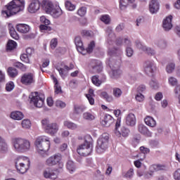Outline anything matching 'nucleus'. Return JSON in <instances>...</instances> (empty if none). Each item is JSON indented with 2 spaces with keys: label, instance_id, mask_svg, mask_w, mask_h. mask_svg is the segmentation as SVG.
<instances>
[{
  "label": "nucleus",
  "instance_id": "obj_1",
  "mask_svg": "<svg viewBox=\"0 0 180 180\" xmlns=\"http://www.w3.org/2000/svg\"><path fill=\"white\" fill-rule=\"evenodd\" d=\"M6 10L2 11L4 18H11L25 9V0H13L6 6Z\"/></svg>",
  "mask_w": 180,
  "mask_h": 180
},
{
  "label": "nucleus",
  "instance_id": "obj_2",
  "mask_svg": "<svg viewBox=\"0 0 180 180\" xmlns=\"http://www.w3.org/2000/svg\"><path fill=\"white\" fill-rule=\"evenodd\" d=\"M35 147L37 153H39L41 157H49V150H50V138L47 136H39L37 138L35 142Z\"/></svg>",
  "mask_w": 180,
  "mask_h": 180
},
{
  "label": "nucleus",
  "instance_id": "obj_3",
  "mask_svg": "<svg viewBox=\"0 0 180 180\" xmlns=\"http://www.w3.org/2000/svg\"><path fill=\"white\" fill-rule=\"evenodd\" d=\"M13 145L17 153H26L30 150V141L22 138L13 139Z\"/></svg>",
  "mask_w": 180,
  "mask_h": 180
},
{
  "label": "nucleus",
  "instance_id": "obj_4",
  "mask_svg": "<svg viewBox=\"0 0 180 180\" xmlns=\"http://www.w3.org/2000/svg\"><path fill=\"white\" fill-rule=\"evenodd\" d=\"M15 168L20 174H26L30 168V160L27 158L18 157L15 161Z\"/></svg>",
  "mask_w": 180,
  "mask_h": 180
},
{
  "label": "nucleus",
  "instance_id": "obj_5",
  "mask_svg": "<svg viewBox=\"0 0 180 180\" xmlns=\"http://www.w3.org/2000/svg\"><path fill=\"white\" fill-rule=\"evenodd\" d=\"M92 142L85 141L83 144L79 146L77 151L79 155H82V157H88V155H91L92 153Z\"/></svg>",
  "mask_w": 180,
  "mask_h": 180
},
{
  "label": "nucleus",
  "instance_id": "obj_6",
  "mask_svg": "<svg viewBox=\"0 0 180 180\" xmlns=\"http://www.w3.org/2000/svg\"><path fill=\"white\" fill-rule=\"evenodd\" d=\"M30 98L31 99V103H33L34 106L36 108H43V105H44V101L46 99L44 94L34 91L32 93Z\"/></svg>",
  "mask_w": 180,
  "mask_h": 180
},
{
  "label": "nucleus",
  "instance_id": "obj_7",
  "mask_svg": "<svg viewBox=\"0 0 180 180\" xmlns=\"http://www.w3.org/2000/svg\"><path fill=\"white\" fill-rule=\"evenodd\" d=\"M41 124L44 129H45L46 133L51 136H54L58 131V124L56 122L50 123L48 119L42 120Z\"/></svg>",
  "mask_w": 180,
  "mask_h": 180
},
{
  "label": "nucleus",
  "instance_id": "obj_8",
  "mask_svg": "<svg viewBox=\"0 0 180 180\" xmlns=\"http://www.w3.org/2000/svg\"><path fill=\"white\" fill-rule=\"evenodd\" d=\"M109 143V135L108 134H103L97 141L96 151L97 153H103L108 148Z\"/></svg>",
  "mask_w": 180,
  "mask_h": 180
},
{
  "label": "nucleus",
  "instance_id": "obj_9",
  "mask_svg": "<svg viewBox=\"0 0 180 180\" xmlns=\"http://www.w3.org/2000/svg\"><path fill=\"white\" fill-rule=\"evenodd\" d=\"M63 156L60 153H56L51 157H49L45 162L46 165L48 167H54V165H59V167H63Z\"/></svg>",
  "mask_w": 180,
  "mask_h": 180
},
{
  "label": "nucleus",
  "instance_id": "obj_10",
  "mask_svg": "<svg viewBox=\"0 0 180 180\" xmlns=\"http://www.w3.org/2000/svg\"><path fill=\"white\" fill-rule=\"evenodd\" d=\"M113 63H115V61L110 63V60L108 61L109 67L112 70V77L114 78H119L120 77V75L122 74V70H120V60L118 61L117 63L113 64Z\"/></svg>",
  "mask_w": 180,
  "mask_h": 180
},
{
  "label": "nucleus",
  "instance_id": "obj_11",
  "mask_svg": "<svg viewBox=\"0 0 180 180\" xmlns=\"http://www.w3.org/2000/svg\"><path fill=\"white\" fill-rule=\"evenodd\" d=\"M41 5L40 0H30L27 11L30 13H36L38 11H40Z\"/></svg>",
  "mask_w": 180,
  "mask_h": 180
},
{
  "label": "nucleus",
  "instance_id": "obj_12",
  "mask_svg": "<svg viewBox=\"0 0 180 180\" xmlns=\"http://www.w3.org/2000/svg\"><path fill=\"white\" fill-rule=\"evenodd\" d=\"M23 85H32L34 82V75L32 73H25L20 79Z\"/></svg>",
  "mask_w": 180,
  "mask_h": 180
},
{
  "label": "nucleus",
  "instance_id": "obj_13",
  "mask_svg": "<svg viewBox=\"0 0 180 180\" xmlns=\"http://www.w3.org/2000/svg\"><path fill=\"white\" fill-rule=\"evenodd\" d=\"M91 68L95 74H99L103 70L102 63L98 60H91Z\"/></svg>",
  "mask_w": 180,
  "mask_h": 180
},
{
  "label": "nucleus",
  "instance_id": "obj_14",
  "mask_svg": "<svg viewBox=\"0 0 180 180\" xmlns=\"http://www.w3.org/2000/svg\"><path fill=\"white\" fill-rule=\"evenodd\" d=\"M157 70L155 65H154L153 62L148 61L145 63V69L144 71L147 75H153L154 71Z\"/></svg>",
  "mask_w": 180,
  "mask_h": 180
},
{
  "label": "nucleus",
  "instance_id": "obj_15",
  "mask_svg": "<svg viewBox=\"0 0 180 180\" xmlns=\"http://www.w3.org/2000/svg\"><path fill=\"white\" fill-rule=\"evenodd\" d=\"M44 176L46 179H57V173L51 168H47L44 171Z\"/></svg>",
  "mask_w": 180,
  "mask_h": 180
},
{
  "label": "nucleus",
  "instance_id": "obj_16",
  "mask_svg": "<svg viewBox=\"0 0 180 180\" xmlns=\"http://www.w3.org/2000/svg\"><path fill=\"white\" fill-rule=\"evenodd\" d=\"M163 29L168 32L172 29V15L167 16L162 22Z\"/></svg>",
  "mask_w": 180,
  "mask_h": 180
},
{
  "label": "nucleus",
  "instance_id": "obj_17",
  "mask_svg": "<svg viewBox=\"0 0 180 180\" xmlns=\"http://www.w3.org/2000/svg\"><path fill=\"white\" fill-rule=\"evenodd\" d=\"M149 11L150 13H157L160 11V3L158 0H151L149 4Z\"/></svg>",
  "mask_w": 180,
  "mask_h": 180
},
{
  "label": "nucleus",
  "instance_id": "obj_18",
  "mask_svg": "<svg viewBox=\"0 0 180 180\" xmlns=\"http://www.w3.org/2000/svg\"><path fill=\"white\" fill-rule=\"evenodd\" d=\"M166 169H167V166H165V165H160V164L153 165L150 167L149 175L153 176V172H157L158 171H165Z\"/></svg>",
  "mask_w": 180,
  "mask_h": 180
},
{
  "label": "nucleus",
  "instance_id": "obj_19",
  "mask_svg": "<svg viewBox=\"0 0 180 180\" xmlns=\"http://www.w3.org/2000/svg\"><path fill=\"white\" fill-rule=\"evenodd\" d=\"M115 134L117 137H129V134H130V129H129L126 127H122L120 131H115Z\"/></svg>",
  "mask_w": 180,
  "mask_h": 180
},
{
  "label": "nucleus",
  "instance_id": "obj_20",
  "mask_svg": "<svg viewBox=\"0 0 180 180\" xmlns=\"http://www.w3.org/2000/svg\"><path fill=\"white\" fill-rule=\"evenodd\" d=\"M113 117L109 114H106L103 119L101 120V123L102 126H105V127H109L113 123Z\"/></svg>",
  "mask_w": 180,
  "mask_h": 180
},
{
  "label": "nucleus",
  "instance_id": "obj_21",
  "mask_svg": "<svg viewBox=\"0 0 180 180\" xmlns=\"http://www.w3.org/2000/svg\"><path fill=\"white\" fill-rule=\"evenodd\" d=\"M41 6L45 9L47 13H50L52 9L54 8L53 3L49 0H43L41 2Z\"/></svg>",
  "mask_w": 180,
  "mask_h": 180
},
{
  "label": "nucleus",
  "instance_id": "obj_22",
  "mask_svg": "<svg viewBox=\"0 0 180 180\" xmlns=\"http://www.w3.org/2000/svg\"><path fill=\"white\" fill-rule=\"evenodd\" d=\"M75 44L77 51L80 53L85 51V48H84V43L82 42V39H81V37L77 36L75 38Z\"/></svg>",
  "mask_w": 180,
  "mask_h": 180
},
{
  "label": "nucleus",
  "instance_id": "obj_23",
  "mask_svg": "<svg viewBox=\"0 0 180 180\" xmlns=\"http://www.w3.org/2000/svg\"><path fill=\"white\" fill-rule=\"evenodd\" d=\"M126 124L127 126H136V116L133 113H130L126 118Z\"/></svg>",
  "mask_w": 180,
  "mask_h": 180
},
{
  "label": "nucleus",
  "instance_id": "obj_24",
  "mask_svg": "<svg viewBox=\"0 0 180 180\" xmlns=\"http://www.w3.org/2000/svg\"><path fill=\"white\" fill-rule=\"evenodd\" d=\"M50 15H51L53 18H58L63 15V10L60 8V6H53L52 11L49 12Z\"/></svg>",
  "mask_w": 180,
  "mask_h": 180
},
{
  "label": "nucleus",
  "instance_id": "obj_25",
  "mask_svg": "<svg viewBox=\"0 0 180 180\" xmlns=\"http://www.w3.org/2000/svg\"><path fill=\"white\" fill-rule=\"evenodd\" d=\"M18 32L20 33H29L30 31V27L26 24H18L16 26Z\"/></svg>",
  "mask_w": 180,
  "mask_h": 180
},
{
  "label": "nucleus",
  "instance_id": "obj_26",
  "mask_svg": "<svg viewBox=\"0 0 180 180\" xmlns=\"http://www.w3.org/2000/svg\"><path fill=\"white\" fill-rule=\"evenodd\" d=\"M51 78L54 84L55 94H63V90H61V86L60 85V83H58V80L56 78L54 75H51Z\"/></svg>",
  "mask_w": 180,
  "mask_h": 180
},
{
  "label": "nucleus",
  "instance_id": "obj_27",
  "mask_svg": "<svg viewBox=\"0 0 180 180\" xmlns=\"http://www.w3.org/2000/svg\"><path fill=\"white\" fill-rule=\"evenodd\" d=\"M138 130L139 133H141V134H143V136H148L149 137L151 136V132L148 131V128H147L144 124H139Z\"/></svg>",
  "mask_w": 180,
  "mask_h": 180
},
{
  "label": "nucleus",
  "instance_id": "obj_28",
  "mask_svg": "<svg viewBox=\"0 0 180 180\" xmlns=\"http://www.w3.org/2000/svg\"><path fill=\"white\" fill-rule=\"evenodd\" d=\"M144 122L147 126H149V127H155L157 124V122L151 116H146L144 119Z\"/></svg>",
  "mask_w": 180,
  "mask_h": 180
},
{
  "label": "nucleus",
  "instance_id": "obj_29",
  "mask_svg": "<svg viewBox=\"0 0 180 180\" xmlns=\"http://www.w3.org/2000/svg\"><path fill=\"white\" fill-rule=\"evenodd\" d=\"M11 119H13L14 120H22L23 117H25V115H23V112L20 111H14L12 112L11 114Z\"/></svg>",
  "mask_w": 180,
  "mask_h": 180
},
{
  "label": "nucleus",
  "instance_id": "obj_30",
  "mask_svg": "<svg viewBox=\"0 0 180 180\" xmlns=\"http://www.w3.org/2000/svg\"><path fill=\"white\" fill-rule=\"evenodd\" d=\"M135 0H120V8L124 11L130 4H133Z\"/></svg>",
  "mask_w": 180,
  "mask_h": 180
},
{
  "label": "nucleus",
  "instance_id": "obj_31",
  "mask_svg": "<svg viewBox=\"0 0 180 180\" xmlns=\"http://www.w3.org/2000/svg\"><path fill=\"white\" fill-rule=\"evenodd\" d=\"M18 46V44L16 41L9 39L7 44H6V51H12L13 50H15Z\"/></svg>",
  "mask_w": 180,
  "mask_h": 180
},
{
  "label": "nucleus",
  "instance_id": "obj_32",
  "mask_svg": "<svg viewBox=\"0 0 180 180\" xmlns=\"http://www.w3.org/2000/svg\"><path fill=\"white\" fill-rule=\"evenodd\" d=\"M7 74L8 77H10L11 78H15V77H18V70H16V68L9 67L7 69Z\"/></svg>",
  "mask_w": 180,
  "mask_h": 180
},
{
  "label": "nucleus",
  "instance_id": "obj_33",
  "mask_svg": "<svg viewBox=\"0 0 180 180\" xmlns=\"http://www.w3.org/2000/svg\"><path fill=\"white\" fill-rule=\"evenodd\" d=\"M66 168L69 171L70 174L72 172H75L77 167H75V163L72 162V160H68L66 164Z\"/></svg>",
  "mask_w": 180,
  "mask_h": 180
},
{
  "label": "nucleus",
  "instance_id": "obj_34",
  "mask_svg": "<svg viewBox=\"0 0 180 180\" xmlns=\"http://www.w3.org/2000/svg\"><path fill=\"white\" fill-rule=\"evenodd\" d=\"M137 47L143 51H146L147 54L148 55L150 54V56H154L155 54L154 50L151 49L150 48H147V46H142L140 43L137 44Z\"/></svg>",
  "mask_w": 180,
  "mask_h": 180
},
{
  "label": "nucleus",
  "instance_id": "obj_35",
  "mask_svg": "<svg viewBox=\"0 0 180 180\" xmlns=\"http://www.w3.org/2000/svg\"><path fill=\"white\" fill-rule=\"evenodd\" d=\"M86 108L83 105H74V113L76 115H79V113H82L84 110H85Z\"/></svg>",
  "mask_w": 180,
  "mask_h": 180
},
{
  "label": "nucleus",
  "instance_id": "obj_36",
  "mask_svg": "<svg viewBox=\"0 0 180 180\" xmlns=\"http://www.w3.org/2000/svg\"><path fill=\"white\" fill-rule=\"evenodd\" d=\"M8 151V144L6 142L2 140L0 137V152L1 153H6Z\"/></svg>",
  "mask_w": 180,
  "mask_h": 180
},
{
  "label": "nucleus",
  "instance_id": "obj_37",
  "mask_svg": "<svg viewBox=\"0 0 180 180\" xmlns=\"http://www.w3.org/2000/svg\"><path fill=\"white\" fill-rule=\"evenodd\" d=\"M63 124L65 127L70 129L71 130H75V129L78 127L75 123L72 122L71 121H65Z\"/></svg>",
  "mask_w": 180,
  "mask_h": 180
},
{
  "label": "nucleus",
  "instance_id": "obj_38",
  "mask_svg": "<svg viewBox=\"0 0 180 180\" xmlns=\"http://www.w3.org/2000/svg\"><path fill=\"white\" fill-rule=\"evenodd\" d=\"M91 82L94 85H96V86H101L102 84V81L99 79V76L98 75H94L91 77Z\"/></svg>",
  "mask_w": 180,
  "mask_h": 180
},
{
  "label": "nucleus",
  "instance_id": "obj_39",
  "mask_svg": "<svg viewBox=\"0 0 180 180\" xmlns=\"http://www.w3.org/2000/svg\"><path fill=\"white\" fill-rule=\"evenodd\" d=\"M122 94L123 92L122 91V89L117 87L112 88V95L115 96V98H120L122 96Z\"/></svg>",
  "mask_w": 180,
  "mask_h": 180
},
{
  "label": "nucleus",
  "instance_id": "obj_40",
  "mask_svg": "<svg viewBox=\"0 0 180 180\" xmlns=\"http://www.w3.org/2000/svg\"><path fill=\"white\" fill-rule=\"evenodd\" d=\"M83 119H84V120H95V115H94V114L89 112H86L84 113H83Z\"/></svg>",
  "mask_w": 180,
  "mask_h": 180
},
{
  "label": "nucleus",
  "instance_id": "obj_41",
  "mask_svg": "<svg viewBox=\"0 0 180 180\" xmlns=\"http://www.w3.org/2000/svg\"><path fill=\"white\" fill-rule=\"evenodd\" d=\"M9 33L12 39H14L15 40H19V34H18V32H16L14 27H11L9 29Z\"/></svg>",
  "mask_w": 180,
  "mask_h": 180
},
{
  "label": "nucleus",
  "instance_id": "obj_42",
  "mask_svg": "<svg viewBox=\"0 0 180 180\" xmlns=\"http://www.w3.org/2000/svg\"><path fill=\"white\" fill-rule=\"evenodd\" d=\"M101 96L105 99L107 102H113V96L109 95L106 91L101 92Z\"/></svg>",
  "mask_w": 180,
  "mask_h": 180
},
{
  "label": "nucleus",
  "instance_id": "obj_43",
  "mask_svg": "<svg viewBox=\"0 0 180 180\" xmlns=\"http://www.w3.org/2000/svg\"><path fill=\"white\" fill-rule=\"evenodd\" d=\"M21 124L23 129H30L32 122L29 120H23Z\"/></svg>",
  "mask_w": 180,
  "mask_h": 180
},
{
  "label": "nucleus",
  "instance_id": "obj_44",
  "mask_svg": "<svg viewBox=\"0 0 180 180\" xmlns=\"http://www.w3.org/2000/svg\"><path fill=\"white\" fill-rule=\"evenodd\" d=\"M168 81L169 85H171L172 86H178V79H176V78L174 77H170L168 79Z\"/></svg>",
  "mask_w": 180,
  "mask_h": 180
},
{
  "label": "nucleus",
  "instance_id": "obj_45",
  "mask_svg": "<svg viewBox=\"0 0 180 180\" xmlns=\"http://www.w3.org/2000/svg\"><path fill=\"white\" fill-rule=\"evenodd\" d=\"M101 22H103L105 25H109L110 23V16L109 15H104L101 17Z\"/></svg>",
  "mask_w": 180,
  "mask_h": 180
},
{
  "label": "nucleus",
  "instance_id": "obj_46",
  "mask_svg": "<svg viewBox=\"0 0 180 180\" xmlns=\"http://www.w3.org/2000/svg\"><path fill=\"white\" fill-rule=\"evenodd\" d=\"M81 34L83 37H92L94 32L92 31L84 30L82 31Z\"/></svg>",
  "mask_w": 180,
  "mask_h": 180
},
{
  "label": "nucleus",
  "instance_id": "obj_47",
  "mask_svg": "<svg viewBox=\"0 0 180 180\" xmlns=\"http://www.w3.org/2000/svg\"><path fill=\"white\" fill-rule=\"evenodd\" d=\"M65 6L68 11H75V5L72 4L70 1H68L65 4Z\"/></svg>",
  "mask_w": 180,
  "mask_h": 180
},
{
  "label": "nucleus",
  "instance_id": "obj_48",
  "mask_svg": "<svg viewBox=\"0 0 180 180\" xmlns=\"http://www.w3.org/2000/svg\"><path fill=\"white\" fill-rule=\"evenodd\" d=\"M116 54H119V56H120V54H122V51L119 50V49H109L108 51V55L109 56H116Z\"/></svg>",
  "mask_w": 180,
  "mask_h": 180
},
{
  "label": "nucleus",
  "instance_id": "obj_49",
  "mask_svg": "<svg viewBox=\"0 0 180 180\" xmlns=\"http://www.w3.org/2000/svg\"><path fill=\"white\" fill-rule=\"evenodd\" d=\"M175 96L179 99V103L180 105V84L175 86L174 89Z\"/></svg>",
  "mask_w": 180,
  "mask_h": 180
},
{
  "label": "nucleus",
  "instance_id": "obj_50",
  "mask_svg": "<svg viewBox=\"0 0 180 180\" xmlns=\"http://www.w3.org/2000/svg\"><path fill=\"white\" fill-rule=\"evenodd\" d=\"M175 70V64L169 63L166 67V71L167 74H171Z\"/></svg>",
  "mask_w": 180,
  "mask_h": 180
},
{
  "label": "nucleus",
  "instance_id": "obj_51",
  "mask_svg": "<svg viewBox=\"0 0 180 180\" xmlns=\"http://www.w3.org/2000/svg\"><path fill=\"white\" fill-rule=\"evenodd\" d=\"M50 65V60L49 59H45L42 61V65L40 66V70H41L42 72H44V70H43V68H46L47 67H49V65Z\"/></svg>",
  "mask_w": 180,
  "mask_h": 180
},
{
  "label": "nucleus",
  "instance_id": "obj_52",
  "mask_svg": "<svg viewBox=\"0 0 180 180\" xmlns=\"http://www.w3.org/2000/svg\"><path fill=\"white\" fill-rule=\"evenodd\" d=\"M95 48V41H91L90 44H89L88 47L86 49L87 53H92L94 51V49Z\"/></svg>",
  "mask_w": 180,
  "mask_h": 180
},
{
  "label": "nucleus",
  "instance_id": "obj_53",
  "mask_svg": "<svg viewBox=\"0 0 180 180\" xmlns=\"http://www.w3.org/2000/svg\"><path fill=\"white\" fill-rule=\"evenodd\" d=\"M14 67H15L16 68H19L22 71H26V68H27L26 65H23V63H22L20 62H16L14 64Z\"/></svg>",
  "mask_w": 180,
  "mask_h": 180
},
{
  "label": "nucleus",
  "instance_id": "obj_54",
  "mask_svg": "<svg viewBox=\"0 0 180 180\" xmlns=\"http://www.w3.org/2000/svg\"><path fill=\"white\" fill-rule=\"evenodd\" d=\"M20 60L21 61H23V63H26L27 64H29V63H30V60L29 59V55L26 53H23L20 56Z\"/></svg>",
  "mask_w": 180,
  "mask_h": 180
},
{
  "label": "nucleus",
  "instance_id": "obj_55",
  "mask_svg": "<svg viewBox=\"0 0 180 180\" xmlns=\"http://www.w3.org/2000/svg\"><path fill=\"white\" fill-rule=\"evenodd\" d=\"M86 14V7H81L80 8L78 9L77 11V15H79V16H85V15Z\"/></svg>",
  "mask_w": 180,
  "mask_h": 180
},
{
  "label": "nucleus",
  "instance_id": "obj_56",
  "mask_svg": "<svg viewBox=\"0 0 180 180\" xmlns=\"http://www.w3.org/2000/svg\"><path fill=\"white\" fill-rule=\"evenodd\" d=\"M15 88V84H13V82H10L9 83H7L6 85V90L8 92H11L13 89Z\"/></svg>",
  "mask_w": 180,
  "mask_h": 180
},
{
  "label": "nucleus",
  "instance_id": "obj_57",
  "mask_svg": "<svg viewBox=\"0 0 180 180\" xmlns=\"http://www.w3.org/2000/svg\"><path fill=\"white\" fill-rule=\"evenodd\" d=\"M135 99L137 102H143L144 101V96L141 93H139L136 95Z\"/></svg>",
  "mask_w": 180,
  "mask_h": 180
},
{
  "label": "nucleus",
  "instance_id": "obj_58",
  "mask_svg": "<svg viewBox=\"0 0 180 180\" xmlns=\"http://www.w3.org/2000/svg\"><path fill=\"white\" fill-rule=\"evenodd\" d=\"M134 175V170L133 169H129L127 173L124 174L125 178H131Z\"/></svg>",
  "mask_w": 180,
  "mask_h": 180
},
{
  "label": "nucleus",
  "instance_id": "obj_59",
  "mask_svg": "<svg viewBox=\"0 0 180 180\" xmlns=\"http://www.w3.org/2000/svg\"><path fill=\"white\" fill-rule=\"evenodd\" d=\"M174 180H180V169H177L173 174Z\"/></svg>",
  "mask_w": 180,
  "mask_h": 180
},
{
  "label": "nucleus",
  "instance_id": "obj_60",
  "mask_svg": "<svg viewBox=\"0 0 180 180\" xmlns=\"http://www.w3.org/2000/svg\"><path fill=\"white\" fill-rule=\"evenodd\" d=\"M66 105H67L65 104V103H64V102H63V101H61L60 100H58V101H56V106L57 108H65Z\"/></svg>",
  "mask_w": 180,
  "mask_h": 180
},
{
  "label": "nucleus",
  "instance_id": "obj_61",
  "mask_svg": "<svg viewBox=\"0 0 180 180\" xmlns=\"http://www.w3.org/2000/svg\"><path fill=\"white\" fill-rule=\"evenodd\" d=\"M58 44L57 39H53L51 41V48L54 50L57 47V44Z\"/></svg>",
  "mask_w": 180,
  "mask_h": 180
},
{
  "label": "nucleus",
  "instance_id": "obj_62",
  "mask_svg": "<svg viewBox=\"0 0 180 180\" xmlns=\"http://www.w3.org/2000/svg\"><path fill=\"white\" fill-rule=\"evenodd\" d=\"M95 96H91L89 95H86V98L88 99L89 103L90 105H95V99L94 98Z\"/></svg>",
  "mask_w": 180,
  "mask_h": 180
},
{
  "label": "nucleus",
  "instance_id": "obj_63",
  "mask_svg": "<svg viewBox=\"0 0 180 180\" xmlns=\"http://www.w3.org/2000/svg\"><path fill=\"white\" fill-rule=\"evenodd\" d=\"M112 171H113V167H112V165H107V169L105 171V175H110L112 174Z\"/></svg>",
  "mask_w": 180,
  "mask_h": 180
},
{
  "label": "nucleus",
  "instance_id": "obj_64",
  "mask_svg": "<svg viewBox=\"0 0 180 180\" xmlns=\"http://www.w3.org/2000/svg\"><path fill=\"white\" fill-rule=\"evenodd\" d=\"M41 22L42 23H44V25H46V26H49V25H50V20H49L44 16L41 17Z\"/></svg>",
  "mask_w": 180,
  "mask_h": 180
}]
</instances>
